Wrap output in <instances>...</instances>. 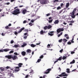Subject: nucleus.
Wrapping results in <instances>:
<instances>
[{
	"label": "nucleus",
	"mask_w": 78,
	"mask_h": 78,
	"mask_svg": "<svg viewBox=\"0 0 78 78\" xmlns=\"http://www.w3.org/2000/svg\"><path fill=\"white\" fill-rule=\"evenodd\" d=\"M21 32H22V31H21V30H20V31L18 32V33H21Z\"/></svg>",
	"instance_id": "680f3d73"
},
{
	"label": "nucleus",
	"mask_w": 78,
	"mask_h": 78,
	"mask_svg": "<svg viewBox=\"0 0 78 78\" xmlns=\"http://www.w3.org/2000/svg\"><path fill=\"white\" fill-rule=\"evenodd\" d=\"M75 53V52L74 51H72L71 52V54H73Z\"/></svg>",
	"instance_id": "052dcab7"
},
{
	"label": "nucleus",
	"mask_w": 78,
	"mask_h": 78,
	"mask_svg": "<svg viewBox=\"0 0 78 78\" xmlns=\"http://www.w3.org/2000/svg\"><path fill=\"white\" fill-rule=\"evenodd\" d=\"M5 58H7L8 59H12L13 60H16L18 59L17 56L15 55H6Z\"/></svg>",
	"instance_id": "f257e3e1"
},
{
	"label": "nucleus",
	"mask_w": 78,
	"mask_h": 78,
	"mask_svg": "<svg viewBox=\"0 0 78 78\" xmlns=\"http://www.w3.org/2000/svg\"><path fill=\"white\" fill-rule=\"evenodd\" d=\"M22 65H23V63H19L18 64V66H19V67H22Z\"/></svg>",
	"instance_id": "a211bd4d"
},
{
	"label": "nucleus",
	"mask_w": 78,
	"mask_h": 78,
	"mask_svg": "<svg viewBox=\"0 0 78 78\" xmlns=\"http://www.w3.org/2000/svg\"><path fill=\"white\" fill-rule=\"evenodd\" d=\"M70 4H69V3L68 2L66 4V8H69V6Z\"/></svg>",
	"instance_id": "2eb2a0df"
},
{
	"label": "nucleus",
	"mask_w": 78,
	"mask_h": 78,
	"mask_svg": "<svg viewBox=\"0 0 78 78\" xmlns=\"http://www.w3.org/2000/svg\"><path fill=\"white\" fill-rule=\"evenodd\" d=\"M20 70V69H15V72H19Z\"/></svg>",
	"instance_id": "72a5a7b5"
},
{
	"label": "nucleus",
	"mask_w": 78,
	"mask_h": 78,
	"mask_svg": "<svg viewBox=\"0 0 78 78\" xmlns=\"http://www.w3.org/2000/svg\"><path fill=\"white\" fill-rule=\"evenodd\" d=\"M0 69L1 72H3L5 70V69L3 67H1L0 68Z\"/></svg>",
	"instance_id": "4468645a"
},
{
	"label": "nucleus",
	"mask_w": 78,
	"mask_h": 78,
	"mask_svg": "<svg viewBox=\"0 0 78 78\" xmlns=\"http://www.w3.org/2000/svg\"><path fill=\"white\" fill-rule=\"evenodd\" d=\"M62 59V57H60L59 58L57 59L58 61H61Z\"/></svg>",
	"instance_id": "393cba45"
},
{
	"label": "nucleus",
	"mask_w": 78,
	"mask_h": 78,
	"mask_svg": "<svg viewBox=\"0 0 78 78\" xmlns=\"http://www.w3.org/2000/svg\"><path fill=\"white\" fill-rule=\"evenodd\" d=\"M62 32L60 34H59L58 35V37H60L61 35H62Z\"/></svg>",
	"instance_id": "cd10ccee"
},
{
	"label": "nucleus",
	"mask_w": 78,
	"mask_h": 78,
	"mask_svg": "<svg viewBox=\"0 0 78 78\" xmlns=\"http://www.w3.org/2000/svg\"><path fill=\"white\" fill-rule=\"evenodd\" d=\"M60 6L61 8H63L64 7V4L62 3L60 4Z\"/></svg>",
	"instance_id": "b1692460"
},
{
	"label": "nucleus",
	"mask_w": 78,
	"mask_h": 78,
	"mask_svg": "<svg viewBox=\"0 0 78 78\" xmlns=\"http://www.w3.org/2000/svg\"><path fill=\"white\" fill-rule=\"evenodd\" d=\"M60 53H62V51H63V49H62L60 51Z\"/></svg>",
	"instance_id": "13d9d810"
},
{
	"label": "nucleus",
	"mask_w": 78,
	"mask_h": 78,
	"mask_svg": "<svg viewBox=\"0 0 78 78\" xmlns=\"http://www.w3.org/2000/svg\"><path fill=\"white\" fill-rule=\"evenodd\" d=\"M14 53V51H12V50L11 51L9 52V54H11V53Z\"/></svg>",
	"instance_id": "7c9ffc66"
},
{
	"label": "nucleus",
	"mask_w": 78,
	"mask_h": 78,
	"mask_svg": "<svg viewBox=\"0 0 78 78\" xmlns=\"http://www.w3.org/2000/svg\"><path fill=\"white\" fill-rule=\"evenodd\" d=\"M14 54L15 55H16V56H17V55H18V53L16 52H14Z\"/></svg>",
	"instance_id": "f704fd0d"
},
{
	"label": "nucleus",
	"mask_w": 78,
	"mask_h": 78,
	"mask_svg": "<svg viewBox=\"0 0 78 78\" xmlns=\"http://www.w3.org/2000/svg\"><path fill=\"white\" fill-rule=\"evenodd\" d=\"M48 29H50L51 28V25H49L48 27Z\"/></svg>",
	"instance_id": "c85d7f7f"
},
{
	"label": "nucleus",
	"mask_w": 78,
	"mask_h": 78,
	"mask_svg": "<svg viewBox=\"0 0 78 78\" xmlns=\"http://www.w3.org/2000/svg\"><path fill=\"white\" fill-rule=\"evenodd\" d=\"M58 62V60H56V61H55L54 62V64H56V63L57 62Z\"/></svg>",
	"instance_id": "bf43d9fd"
},
{
	"label": "nucleus",
	"mask_w": 78,
	"mask_h": 78,
	"mask_svg": "<svg viewBox=\"0 0 78 78\" xmlns=\"http://www.w3.org/2000/svg\"><path fill=\"white\" fill-rule=\"evenodd\" d=\"M66 70L67 73H70V69H67Z\"/></svg>",
	"instance_id": "bb28decb"
},
{
	"label": "nucleus",
	"mask_w": 78,
	"mask_h": 78,
	"mask_svg": "<svg viewBox=\"0 0 78 78\" xmlns=\"http://www.w3.org/2000/svg\"><path fill=\"white\" fill-rule=\"evenodd\" d=\"M21 54L23 56H25L26 55V52L25 51H23L21 52Z\"/></svg>",
	"instance_id": "9b49d317"
},
{
	"label": "nucleus",
	"mask_w": 78,
	"mask_h": 78,
	"mask_svg": "<svg viewBox=\"0 0 78 78\" xmlns=\"http://www.w3.org/2000/svg\"><path fill=\"white\" fill-rule=\"evenodd\" d=\"M6 3V5H9V4H10V3L9 2H7Z\"/></svg>",
	"instance_id": "e2e57ef3"
},
{
	"label": "nucleus",
	"mask_w": 78,
	"mask_h": 78,
	"mask_svg": "<svg viewBox=\"0 0 78 78\" xmlns=\"http://www.w3.org/2000/svg\"><path fill=\"white\" fill-rule=\"evenodd\" d=\"M27 45V44H24L23 45H22L21 47H24L25 46H26Z\"/></svg>",
	"instance_id": "a19ab883"
},
{
	"label": "nucleus",
	"mask_w": 78,
	"mask_h": 78,
	"mask_svg": "<svg viewBox=\"0 0 78 78\" xmlns=\"http://www.w3.org/2000/svg\"><path fill=\"white\" fill-rule=\"evenodd\" d=\"M41 61V59L40 58L39 59H38L37 61V62H39Z\"/></svg>",
	"instance_id": "79ce46f5"
},
{
	"label": "nucleus",
	"mask_w": 78,
	"mask_h": 78,
	"mask_svg": "<svg viewBox=\"0 0 78 78\" xmlns=\"http://www.w3.org/2000/svg\"><path fill=\"white\" fill-rule=\"evenodd\" d=\"M61 74L62 76H66L68 75L67 74H66V73H62Z\"/></svg>",
	"instance_id": "9d476101"
},
{
	"label": "nucleus",
	"mask_w": 78,
	"mask_h": 78,
	"mask_svg": "<svg viewBox=\"0 0 78 78\" xmlns=\"http://www.w3.org/2000/svg\"><path fill=\"white\" fill-rule=\"evenodd\" d=\"M54 23L55 24H58L59 23V20H57L54 22Z\"/></svg>",
	"instance_id": "dca6fc26"
},
{
	"label": "nucleus",
	"mask_w": 78,
	"mask_h": 78,
	"mask_svg": "<svg viewBox=\"0 0 78 78\" xmlns=\"http://www.w3.org/2000/svg\"><path fill=\"white\" fill-rule=\"evenodd\" d=\"M20 9H17L12 12V14H13V15H17V14H20Z\"/></svg>",
	"instance_id": "f03ea898"
},
{
	"label": "nucleus",
	"mask_w": 78,
	"mask_h": 78,
	"mask_svg": "<svg viewBox=\"0 0 78 78\" xmlns=\"http://www.w3.org/2000/svg\"><path fill=\"white\" fill-rule=\"evenodd\" d=\"M65 37H66V39H69V35L68 34H65L64 35Z\"/></svg>",
	"instance_id": "ddd939ff"
},
{
	"label": "nucleus",
	"mask_w": 78,
	"mask_h": 78,
	"mask_svg": "<svg viewBox=\"0 0 78 78\" xmlns=\"http://www.w3.org/2000/svg\"><path fill=\"white\" fill-rule=\"evenodd\" d=\"M24 39H26L27 38V36H24L23 37Z\"/></svg>",
	"instance_id": "864d4df0"
},
{
	"label": "nucleus",
	"mask_w": 78,
	"mask_h": 78,
	"mask_svg": "<svg viewBox=\"0 0 78 78\" xmlns=\"http://www.w3.org/2000/svg\"><path fill=\"white\" fill-rule=\"evenodd\" d=\"M66 58H67V57H66V56H64L63 57V58H62V59L63 60H64V59H66Z\"/></svg>",
	"instance_id": "c756f323"
},
{
	"label": "nucleus",
	"mask_w": 78,
	"mask_h": 78,
	"mask_svg": "<svg viewBox=\"0 0 78 78\" xmlns=\"http://www.w3.org/2000/svg\"><path fill=\"white\" fill-rule=\"evenodd\" d=\"M51 70V69H48L46 70V72L44 73H45L46 74H48V73H50V71Z\"/></svg>",
	"instance_id": "6e6552de"
},
{
	"label": "nucleus",
	"mask_w": 78,
	"mask_h": 78,
	"mask_svg": "<svg viewBox=\"0 0 78 78\" xmlns=\"http://www.w3.org/2000/svg\"><path fill=\"white\" fill-rule=\"evenodd\" d=\"M9 50H11V49H9L6 48L4 49L0 50V53L1 52H3L4 51H5V52H6L8 51H9Z\"/></svg>",
	"instance_id": "39448f33"
},
{
	"label": "nucleus",
	"mask_w": 78,
	"mask_h": 78,
	"mask_svg": "<svg viewBox=\"0 0 78 78\" xmlns=\"http://www.w3.org/2000/svg\"><path fill=\"white\" fill-rule=\"evenodd\" d=\"M14 47L16 48H17V47H19V46H18V45L16 44L14 45Z\"/></svg>",
	"instance_id": "09e8293b"
},
{
	"label": "nucleus",
	"mask_w": 78,
	"mask_h": 78,
	"mask_svg": "<svg viewBox=\"0 0 78 78\" xmlns=\"http://www.w3.org/2000/svg\"><path fill=\"white\" fill-rule=\"evenodd\" d=\"M69 45H70L71 44H72V43L70 41H69L68 43H67Z\"/></svg>",
	"instance_id": "a18cd8bd"
},
{
	"label": "nucleus",
	"mask_w": 78,
	"mask_h": 78,
	"mask_svg": "<svg viewBox=\"0 0 78 78\" xmlns=\"http://www.w3.org/2000/svg\"><path fill=\"white\" fill-rule=\"evenodd\" d=\"M61 9V7L60 6H58L57 8V10H59V9Z\"/></svg>",
	"instance_id": "a878e982"
},
{
	"label": "nucleus",
	"mask_w": 78,
	"mask_h": 78,
	"mask_svg": "<svg viewBox=\"0 0 78 78\" xmlns=\"http://www.w3.org/2000/svg\"><path fill=\"white\" fill-rule=\"evenodd\" d=\"M30 46L32 47H36V45L33 44H30Z\"/></svg>",
	"instance_id": "412c9836"
},
{
	"label": "nucleus",
	"mask_w": 78,
	"mask_h": 78,
	"mask_svg": "<svg viewBox=\"0 0 78 78\" xmlns=\"http://www.w3.org/2000/svg\"><path fill=\"white\" fill-rule=\"evenodd\" d=\"M46 16L47 17H48V16H50V14L48 13L47 14H46Z\"/></svg>",
	"instance_id": "3c124183"
},
{
	"label": "nucleus",
	"mask_w": 78,
	"mask_h": 78,
	"mask_svg": "<svg viewBox=\"0 0 78 78\" xmlns=\"http://www.w3.org/2000/svg\"><path fill=\"white\" fill-rule=\"evenodd\" d=\"M62 41H63V42H64L65 43H66V42L67 41V39H65L64 38L62 40Z\"/></svg>",
	"instance_id": "4be33fe9"
},
{
	"label": "nucleus",
	"mask_w": 78,
	"mask_h": 78,
	"mask_svg": "<svg viewBox=\"0 0 78 78\" xmlns=\"http://www.w3.org/2000/svg\"><path fill=\"white\" fill-rule=\"evenodd\" d=\"M76 11V8H75L73 12H72L70 13L71 16L73 19H74V18H75V16H76V15H74Z\"/></svg>",
	"instance_id": "7ed1b4c3"
},
{
	"label": "nucleus",
	"mask_w": 78,
	"mask_h": 78,
	"mask_svg": "<svg viewBox=\"0 0 78 78\" xmlns=\"http://www.w3.org/2000/svg\"><path fill=\"white\" fill-rule=\"evenodd\" d=\"M11 44H13L14 43V41L13 40H12L10 42Z\"/></svg>",
	"instance_id": "6e6d98bb"
},
{
	"label": "nucleus",
	"mask_w": 78,
	"mask_h": 78,
	"mask_svg": "<svg viewBox=\"0 0 78 78\" xmlns=\"http://www.w3.org/2000/svg\"><path fill=\"white\" fill-rule=\"evenodd\" d=\"M64 30V28H63L62 29L61 28H58L57 30V33L58 34V33H59L61 31H63Z\"/></svg>",
	"instance_id": "423d86ee"
},
{
	"label": "nucleus",
	"mask_w": 78,
	"mask_h": 78,
	"mask_svg": "<svg viewBox=\"0 0 78 78\" xmlns=\"http://www.w3.org/2000/svg\"><path fill=\"white\" fill-rule=\"evenodd\" d=\"M75 62V60H73V61L70 62V64H74Z\"/></svg>",
	"instance_id": "aec40b11"
},
{
	"label": "nucleus",
	"mask_w": 78,
	"mask_h": 78,
	"mask_svg": "<svg viewBox=\"0 0 78 78\" xmlns=\"http://www.w3.org/2000/svg\"><path fill=\"white\" fill-rule=\"evenodd\" d=\"M10 74V76H12V77H14V74H11V73H10V74Z\"/></svg>",
	"instance_id": "49530a36"
},
{
	"label": "nucleus",
	"mask_w": 78,
	"mask_h": 78,
	"mask_svg": "<svg viewBox=\"0 0 78 78\" xmlns=\"http://www.w3.org/2000/svg\"><path fill=\"white\" fill-rule=\"evenodd\" d=\"M48 34L50 36H53V34H51V33H48Z\"/></svg>",
	"instance_id": "473e14b6"
},
{
	"label": "nucleus",
	"mask_w": 78,
	"mask_h": 78,
	"mask_svg": "<svg viewBox=\"0 0 78 78\" xmlns=\"http://www.w3.org/2000/svg\"><path fill=\"white\" fill-rule=\"evenodd\" d=\"M5 28L6 30H8L9 29H10V27H9L8 26H7L5 27Z\"/></svg>",
	"instance_id": "6ab92c4d"
},
{
	"label": "nucleus",
	"mask_w": 78,
	"mask_h": 78,
	"mask_svg": "<svg viewBox=\"0 0 78 78\" xmlns=\"http://www.w3.org/2000/svg\"><path fill=\"white\" fill-rule=\"evenodd\" d=\"M48 27L47 26H46L44 27V30H46L47 29Z\"/></svg>",
	"instance_id": "c9c22d12"
},
{
	"label": "nucleus",
	"mask_w": 78,
	"mask_h": 78,
	"mask_svg": "<svg viewBox=\"0 0 78 78\" xmlns=\"http://www.w3.org/2000/svg\"><path fill=\"white\" fill-rule=\"evenodd\" d=\"M31 22H32V23H33V22H34V20H31Z\"/></svg>",
	"instance_id": "774afa93"
},
{
	"label": "nucleus",
	"mask_w": 78,
	"mask_h": 78,
	"mask_svg": "<svg viewBox=\"0 0 78 78\" xmlns=\"http://www.w3.org/2000/svg\"><path fill=\"white\" fill-rule=\"evenodd\" d=\"M62 39H61L59 40L58 42H62Z\"/></svg>",
	"instance_id": "de8ad7c7"
},
{
	"label": "nucleus",
	"mask_w": 78,
	"mask_h": 78,
	"mask_svg": "<svg viewBox=\"0 0 78 78\" xmlns=\"http://www.w3.org/2000/svg\"><path fill=\"white\" fill-rule=\"evenodd\" d=\"M25 30V27H23L22 28H21L20 29V30L22 31L23 30Z\"/></svg>",
	"instance_id": "e433bc0d"
},
{
	"label": "nucleus",
	"mask_w": 78,
	"mask_h": 78,
	"mask_svg": "<svg viewBox=\"0 0 78 78\" xmlns=\"http://www.w3.org/2000/svg\"><path fill=\"white\" fill-rule=\"evenodd\" d=\"M63 11V10H61V11L59 12V14H61V12H62Z\"/></svg>",
	"instance_id": "5fc2aeb1"
},
{
	"label": "nucleus",
	"mask_w": 78,
	"mask_h": 78,
	"mask_svg": "<svg viewBox=\"0 0 78 78\" xmlns=\"http://www.w3.org/2000/svg\"><path fill=\"white\" fill-rule=\"evenodd\" d=\"M24 31L26 32V33H28V29H25Z\"/></svg>",
	"instance_id": "37998d69"
},
{
	"label": "nucleus",
	"mask_w": 78,
	"mask_h": 78,
	"mask_svg": "<svg viewBox=\"0 0 78 78\" xmlns=\"http://www.w3.org/2000/svg\"><path fill=\"white\" fill-rule=\"evenodd\" d=\"M27 34H28V33H25L24 34V35L26 36V35H27Z\"/></svg>",
	"instance_id": "0e129e2a"
},
{
	"label": "nucleus",
	"mask_w": 78,
	"mask_h": 78,
	"mask_svg": "<svg viewBox=\"0 0 78 78\" xmlns=\"http://www.w3.org/2000/svg\"><path fill=\"white\" fill-rule=\"evenodd\" d=\"M29 25H30V26H32L33 24L32 23H29Z\"/></svg>",
	"instance_id": "8fccbe9b"
},
{
	"label": "nucleus",
	"mask_w": 78,
	"mask_h": 78,
	"mask_svg": "<svg viewBox=\"0 0 78 78\" xmlns=\"http://www.w3.org/2000/svg\"><path fill=\"white\" fill-rule=\"evenodd\" d=\"M8 27H11V24L10 23L8 25Z\"/></svg>",
	"instance_id": "338daca9"
},
{
	"label": "nucleus",
	"mask_w": 78,
	"mask_h": 78,
	"mask_svg": "<svg viewBox=\"0 0 78 78\" xmlns=\"http://www.w3.org/2000/svg\"><path fill=\"white\" fill-rule=\"evenodd\" d=\"M27 23V20H25L23 22V23Z\"/></svg>",
	"instance_id": "4d7b16f0"
},
{
	"label": "nucleus",
	"mask_w": 78,
	"mask_h": 78,
	"mask_svg": "<svg viewBox=\"0 0 78 78\" xmlns=\"http://www.w3.org/2000/svg\"><path fill=\"white\" fill-rule=\"evenodd\" d=\"M27 12V10L26 9H23L22 10V12L23 14H26V13Z\"/></svg>",
	"instance_id": "1a4fd4ad"
},
{
	"label": "nucleus",
	"mask_w": 78,
	"mask_h": 78,
	"mask_svg": "<svg viewBox=\"0 0 78 78\" xmlns=\"http://www.w3.org/2000/svg\"><path fill=\"white\" fill-rule=\"evenodd\" d=\"M44 58V55H41L40 57V59H42Z\"/></svg>",
	"instance_id": "4c0bfd02"
},
{
	"label": "nucleus",
	"mask_w": 78,
	"mask_h": 78,
	"mask_svg": "<svg viewBox=\"0 0 78 78\" xmlns=\"http://www.w3.org/2000/svg\"><path fill=\"white\" fill-rule=\"evenodd\" d=\"M28 74H29V75H30L29 76H30V77H32V76L33 75V74L31 73H29Z\"/></svg>",
	"instance_id": "5701e85b"
},
{
	"label": "nucleus",
	"mask_w": 78,
	"mask_h": 78,
	"mask_svg": "<svg viewBox=\"0 0 78 78\" xmlns=\"http://www.w3.org/2000/svg\"><path fill=\"white\" fill-rule=\"evenodd\" d=\"M30 76V74H28L26 76L25 78H27L28 77V76Z\"/></svg>",
	"instance_id": "ea45409f"
},
{
	"label": "nucleus",
	"mask_w": 78,
	"mask_h": 78,
	"mask_svg": "<svg viewBox=\"0 0 78 78\" xmlns=\"http://www.w3.org/2000/svg\"><path fill=\"white\" fill-rule=\"evenodd\" d=\"M26 51L28 53H30L31 52V50L30 49H28Z\"/></svg>",
	"instance_id": "f8f14e48"
},
{
	"label": "nucleus",
	"mask_w": 78,
	"mask_h": 78,
	"mask_svg": "<svg viewBox=\"0 0 78 78\" xmlns=\"http://www.w3.org/2000/svg\"><path fill=\"white\" fill-rule=\"evenodd\" d=\"M53 21V20H49L48 21V23H51Z\"/></svg>",
	"instance_id": "58836bf2"
},
{
	"label": "nucleus",
	"mask_w": 78,
	"mask_h": 78,
	"mask_svg": "<svg viewBox=\"0 0 78 78\" xmlns=\"http://www.w3.org/2000/svg\"><path fill=\"white\" fill-rule=\"evenodd\" d=\"M14 34H15V35H17V34H18V32L16 31H15Z\"/></svg>",
	"instance_id": "c03bdc74"
},
{
	"label": "nucleus",
	"mask_w": 78,
	"mask_h": 78,
	"mask_svg": "<svg viewBox=\"0 0 78 78\" xmlns=\"http://www.w3.org/2000/svg\"><path fill=\"white\" fill-rule=\"evenodd\" d=\"M67 20L69 23H74V21H73V19L72 18H69Z\"/></svg>",
	"instance_id": "0eeeda50"
},
{
	"label": "nucleus",
	"mask_w": 78,
	"mask_h": 78,
	"mask_svg": "<svg viewBox=\"0 0 78 78\" xmlns=\"http://www.w3.org/2000/svg\"><path fill=\"white\" fill-rule=\"evenodd\" d=\"M62 1L60 0V1H59V0H55L54 1V3H55V2H61Z\"/></svg>",
	"instance_id": "f3484780"
},
{
	"label": "nucleus",
	"mask_w": 78,
	"mask_h": 78,
	"mask_svg": "<svg viewBox=\"0 0 78 78\" xmlns=\"http://www.w3.org/2000/svg\"><path fill=\"white\" fill-rule=\"evenodd\" d=\"M46 76H46L44 75L43 76V78H45V77H46Z\"/></svg>",
	"instance_id": "69168bd1"
},
{
	"label": "nucleus",
	"mask_w": 78,
	"mask_h": 78,
	"mask_svg": "<svg viewBox=\"0 0 78 78\" xmlns=\"http://www.w3.org/2000/svg\"><path fill=\"white\" fill-rule=\"evenodd\" d=\"M1 35H2V36H5V33H2V34Z\"/></svg>",
	"instance_id": "603ef678"
},
{
	"label": "nucleus",
	"mask_w": 78,
	"mask_h": 78,
	"mask_svg": "<svg viewBox=\"0 0 78 78\" xmlns=\"http://www.w3.org/2000/svg\"><path fill=\"white\" fill-rule=\"evenodd\" d=\"M43 33H44V31H43V30H41L40 31V34H43Z\"/></svg>",
	"instance_id": "2f4dec72"
},
{
	"label": "nucleus",
	"mask_w": 78,
	"mask_h": 78,
	"mask_svg": "<svg viewBox=\"0 0 78 78\" xmlns=\"http://www.w3.org/2000/svg\"><path fill=\"white\" fill-rule=\"evenodd\" d=\"M47 0H41V5H46L47 3Z\"/></svg>",
	"instance_id": "20e7f679"
}]
</instances>
